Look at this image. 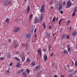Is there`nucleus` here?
<instances>
[{
    "mask_svg": "<svg viewBox=\"0 0 77 77\" xmlns=\"http://www.w3.org/2000/svg\"><path fill=\"white\" fill-rule=\"evenodd\" d=\"M13 45L14 48H16L18 46V42L17 41H14L13 44Z\"/></svg>",
    "mask_w": 77,
    "mask_h": 77,
    "instance_id": "1",
    "label": "nucleus"
},
{
    "mask_svg": "<svg viewBox=\"0 0 77 77\" xmlns=\"http://www.w3.org/2000/svg\"><path fill=\"white\" fill-rule=\"evenodd\" d=\"M45 5H42V8L41 9V12H42V14L43 13H44L45 12Z\"/></svg>",
    "mask_w": 77,
    "mask_h": 77,
    "instance_id": "2",
    "label": "nucleus"
},
{
    "mask_svg": "<svg viewBox=\"0 0 77 77\" xmlns=\"http://www.w3.org/2000/svg\"><path fill=\"white\" fill-rule=\"evenodd\" d=\"M10 3L11 2L10 1L8 0L5 1L3 3V4L5 6H8V5H9Z\"/></svg>",
    "mask_w": 77,
    "mask_h": 77,
    "instance_id": "3",
    "label": "nucleus"
},
{
    "mask_svg": "<svg viewBox=\"0 0 77 77\" xmlns=\"http://www.w3.org/2000/svg\"><path fill=\"white\" fill-rule=\"evenodd\" d=\"M71 5H72L71 3L69 1H68L66 5V8H70L71 6Z\"/></svg>",
    "mask_w": 77,
    "mask_h": 77,
    "instance_id": "4",
    "label": "nucleus"
},
{
    "mask_svg": "<svg viewBox=\"0 0 77 77\" xmlns=\"http://www.w3.org/2000/svg\"><path fill=\"white\" fill-rule=\"evenodd\" d=\"M57 8H59V9H62V5H60V3H58L57 4Z\"/></svg>",
    "mask_w": 77,
    "mask_h": 77,
    "instance_id": "5",
    "label": "nucleus"
},
{
    "mask_svg": "<svg viewBox=\"0 0 77 77\" xmlns=\"http://www.w3.org/2000/svg\"><path fill=\"white\" fill-rule=\"evenodd\" d=\"M20 56L22 58V62H24V60H25V57H24V56L23 55V54H20Z\"/></svg>",
    "mask_w": 77,
    "mask_h": 77,
    "instance_id": "6",
    "label": "nucleus"
},
{
    "mask_svg": "<svg viewBox=\"0 0 77 77\" xmlns=\"http://www.w3.org/2000/svg\"><path fill=\"white\" fill-rule=\"evenodd\" d=\"M20 29L19 27H16L13 29V31L14 32H18Z\"/></svg>",
    "mask_w": 77,
    "mask_h": 77,
    "instance_id": "7",
    "label": "nucleus"
},
{
    "mask_svg": "<svg viewBox=\"0 0 77 77\" xmlns=\"http://www.w3.org/2000/svg\"><path fill=\"white\" fill-rule=\"evenodd\" d=\"M37 53L39 54L41 56L42 55V52H41V48H39L37 50Z\"/></svg>",
    "mask_w": 77,
    "mask_h": 77,
    "instance_id": "8",
    "label": "nucleus"
},
{
    "mask_svg": "<svg viewBox=\"0 0 77 77\" xmlns=\"http://www.w3.org/2000/svg\"><path fill=\"white\" fill-rule=\"evenodd\" d=\"M45 36L46 38H50V35L49 34V33L48 32H45Z\"/></svg>",
    "mask_w": 77,
    "mask_h": 77,
    "instance_id": "9",
    "label": "nucleus"
},
{
    "mask_svg": "<svg viewBox=\"0 0 77 77\" xmlns=\"http://www.w3.org/2000/svg\"><path fill=\"white\" fill-rule=\"evenodd\" d=\"M25 71V69H21L19 70L17 72V74H20V73H21V72H23V71Z\"/></svg>",
    "mask_w": 77,
    "mask_h": 77,
    "instance_id": "10",
    "label": "nucleus"
},
{
    "mask_svg": "<svg viewBox=\"0 0 77 77\" xmlns=\"http://www.w3.org/2000/svg\"><path fill=\"white\" fill-rule=\"evenodd\" d=\"M43 16H44V14H42L41 15V16L40 18V23H41V22H42V20H43Z\"/></svg>",
    "mask_w": 77,
    "mask_h": 77,
    "instance_id": "11",
    "label": "nucleus"
},
{
    "mask_svg": "<svg viewBox=\"0 0 77 77\" xmlns=\"http://www.w3.org/2000/svg\"><path fill=\"white\" fill-rule=\"evenodd\" d=\"M26 38H30L31 37V35L30 34H28L26 35Z\"/></svg>",
    "mask_w": 77,
    "mask_h": 77,
    "instance_id": "12",
    "label": "nucleus"
},
{
    "mask_svg": "<svg viewBox=\"0 0 77 77\" xmlns=\"http://www.w3.org/2000/svg\"><path fill=\"white\" fill-rule=\"evenodd\" d=\"M40 68V66H36L35 68V71H38L39 68Z\"/></svg>",
    "mask_w": 77,
    "mask_h": 77,
    "instance_id": "13",
    "label": "nucleus"
},
{
    "mask_svg": "<svg viewBox=\"0 0 77 77\" xmlns=\"http://www.w3.org/2000/svg\"><path fill=\"white\" fill-rule=\"evenodd\" d=\"M48 58V57H47V56L45 55V57H44V60L45 61V62H46L47 61V58Z\"/></svg>",
    "mask_w": 77,
    "mask_h": 77,
    "instance_id": "14",
    "label": "nucleus"
},
{
    "mask_svg": "<svg viewBox=\"0 0 77 77\" xmlns=\"http://www.w3.org/2000/svg\"><path fill=\"white\" fill-rule=\"evenodd\" d=\"M66 36V35L63 34L61 37V39H65Z\"/></svg>",
    "mask_w": 77,
    "mask_h": 77,
    "instance_id": "15",
    "label": "nucleus"
},
{
    "mask_svg": "<svg viewBox=\"0 0 77 77\" xmlns=\"http://www.w3.org/2000/svg\"><path fill=\"white\" fill-rule=\"evenodd\" d=\"M27 13H29V11H30V7L29 6H28L27 8Z\"/></svg>",
    "mask_w": 77,
    "mask_h": 77,
    "instance_id": "16",
    "label": "nucleus"
},
{
    "mask_svg": "<svg viewBox=\"0 0 77 77\" xmlns=\"http://www.w3.org/2000/svg\"><path fill=\"white\" fill-rule=\"evenodd\" d=\"M33 66H35V63L33 62L31 64H30V66L32 67Z\"/></svg>",
    "mask_w": 77,
    "mask_h": 77,
    "instance_id": "17",
    "label": "nucleus"
},
{
    "mask_svg": "<svg viewBox=\"0 0 77 77\" xmlns=\"http://www.w3.org/2000/svg\"><path fill=\"white\" fill-rule=\"evenodd\" d=\"M77 34V32L76 31H74L73 32V33H72V36H75V35H76V34Z\"/></svg>",
    "mask_w": 77,
    "mask_h": 77,
    "instance_id": "18",
    "label": "nucleus"
},
{
    "mask_svg": "<svg viewBox=\"0 0 77 77\" xmlns=\"http://www.w3.org/2000/svg\"><path fill=\"white\" fill-rule=\"evenodd\" d=\"M74 12H75V13L77 12V7H75L74 8Z\"/></svg>",
    "mask_w": 77,
    "mask_h": 77,
    "instance_id": "19",
    "label": "nucleus"
},
{
    "mask_svg": "<svg viewBox=\"0 0 77 77\" xmlns=\"http://www.w3.org/2000/svg\"><path fill=\"white\" fill-rule=\"evenodd\" d=\"M67 53H68V51L66 50H65L64 51V54H67Z\"/></svg>",
    "mask_w": 77,
    "mask_h": 77,
    "instance_id": "20",
    "label": "nucleus"
},
{
    "mask_svg": "<svg viewBox=\"0 0 77 77\" xmlns=\"http://www.w3.org/2000/svg\"><path fill=\"white\" fill-rule=\"evenodd\" d=\"M21 66V64L18 63L17 64V67H19V66Z\"/></svg>",
    "mask_w": 77,
    "mask_h": 77,
    "instance_id": "21",
    "label": "nucleus"
},
{
    "mask_svg": "<svg viewBox=\"0 0 77 77\" xmlns=\"http://www.w3.org/2000/svg\"><path fill=\"white\" fill-rule=\"evenodd\" d=\"M35 22H34L35 23H38V21H39V20L38 19H36L35 20Z\"/></svg>",
    "mask_w": 77,
    "mask_h": 77,
    "instance_id": "22",
    "label": "nucleus"
},
{
    "mask_svg": "<svg viewBox=\"0 0 77 77\" xmlns=\"http://www.w3.org/2000/svg\"><path fill=\"white\" fill-rule=\"evenodd\" d=\"M33 17V15L32 14H31L30 16V20H32V18Z\"/></svg>",
    "mask_w": 77,
    "mask_h": 77,
    "instance_id": "23",
    "label": "nucleus"
},
{
    "mask_svg": "<svg viewBox=\"0 0 77 77\" xmlns=\"http://www.w3.org/2000/svg\"><path fill=\"white\" fill-rule=\"evenodd\" d=\"M48 48V51H50V50L51 49V46L50 45H49Z\"/></svg>",
    "mask_w": 77,
    "mask_h": 77,
    "instance_id": "24",
    "label": "nucleus"
},
{
    "mask_svg": "<svg viewBox=\"0 0 77 77\" xmlns=\"http://www.w3.org/2000/svg\"><path fill=\"white\" fill-rule=\"evenodd\" d=\"M12 57V56L10 54H9L8 55L7 57L8 58H11Z\"/></svg>",
    "mask_w": 77,
    "mask_h": 77,
    "instance_id": "25",
    "label": "nucleus"
},
{
    "mask_svg": "<svg viewBox=\"0 0 77 77\" xmlns=\"http://www.w3.org/2000/svg\"><path fill=\"white\" fill-rule=\"evenodd\" d=\"M75 13L73 12L72 14V16L73 17H74L75 16Z\"/></svg>",
    "mask_w": 77,
    "mask_h": 77,
    "instance_id": "26",
    "label": "nucleus"
},
{
    "mask_svg": "<svg viewBox=\"0 0 77 77\" xmlns=\"http://www.w3.org/2000/svg\"><path fill=\"white\" fill-rule=\"evenodd\" d=\"M9 19H6L5 20L6 22L7 23H9Z\"/></svg>",
    "mask_w": 77,
    "mask_h": 77,
    "instance_id": "27",
    "label": "nucleus"
},
{
    "mask_svg": "<svg viewBox=\"0 0 77 77\" xmlns=\"http://www.w3.org/2000/svg\"><path fill=\"white\" fill-rule=\"evenodd\" d=\"M63 20V18L61 20H60L59 23V24H60V23H61V21H62V20Z\"/></svg>",
    "mask_w": 77,
    "mask_h": 77,
    "instance_id": "28",
    "label": "nucleus"
},
{
    "mask_svg": "<svg viewBox=\"0 0 77 77\" xmlns=\"http://www.w3.org/2000/svg\"><path fill=\"white\" fill-rule=\"evenodd\" d=\"M53 0L51 1L50 2V3L49 4V5H51V4H52V3H53Z\"/></svg>",
    "mask_w": 77,
    "mask_h": 77,
    "instance_id": "29",
    "label": "nucleus"
},
{
    "mask_svg": "<svg viewBox=\"0 0 77 77\" xmlns=\"http://www.w3.org/2000/svg\"><path fill=\"white\" fill-rule=\"evenodd\" d=\"M45 23H43V26L45 28L46 27V26H45Z\"/></svg>",
    "mask_w": 77,
    "mask_h": 77,
    "instance_id": "30",
    "label": "nucleus"
},
{
    "mask_svg": "<svg viewBox=\"0 0 77 77\" xmlns=\"http://www.w3.org/2000/svg\"><path fill=\"white\" fill-rule=\"evenodd\" d=\"M14 58L16 59V60H20V59L17 57H14Z\"/></svg>",
    "mask_w": 77,
    "mask_h": 77,
    "instance_id": "31",
    "label": "nucleus"
},
{
    "mask_svg": "<svg viewBox=\"0 0 77 77\" xmlns=\"http://www.w3.org/2000/svg\"><path fill=\"white\" fill-rule=\"evenodd\" d=\"M66 38L67 39H69V35H66Z\"/></svg>",
    "mask_w": 77,
    "mask_h": 77,
    "instance_id": "32",
    "label": "nucleus"
},
{
    "mask_svg": "<svg viewBox=\"0 0 77 77\" xmlns=\"http://www.w3.org/2000/svg\"><path fill=\"white\" fill-rule=\"evenodd\" d=\"M63 6H65V5H66V4L65 3V2L64 1L63 2Z\"/></svg>",
    "mask_w": 77,
    "mask_h": 77,
    "instance_id": "33",
    "label": "nucleus"
},
{
    "mask_svg": "<svg viewBox=\"0 0 77 77\" xmlns=\"http://www.w3.org/2000/svg\"><path fill=\"white\" fill-rule=\"evenodd\" d=\"M26 71L29 74V71H30V70L29 69H27L26 70Z\"/></svg>",
    "mask_w": 77,
    "mask_h": 77,
    "instance_id": "34",
    "label": "nucleus"
},
{
    "mask_svg": "<svg viewBox=\"0 0 77 77\" xmlns=\"http://www.w3.org/2000/svg\"><path fill=\"white\" fill-rule=\"evenodd\" d=\"M68 51H71V49L70 48V47H69L68 49Z\"/></svg>",
    "mask_w": 77,
    "mask_h": 77,
    "instance_id": "35",
    "label": "nucleus"
},
{
    "mask_svg": "<svg viewBox=\"0 0 77 77\" xmlns=\"http://www.w3.org/2000/svg\"><path fill=\"white\" fill-rule=\"evenodd\" d=\"M75 66H77V61H76L75 63Z\"/></svg>",
    "mask_w": 77,
    "mask_h": 77,
    "instance_id": "36",
    "label": "nucleus"
},
{
    "mask_svg": "<svg viewBox=\"0 0 77 77\" xmlns=\"http://www.w3.org/2000/svg\"><path fill=\"white\" fill-rule=\"evenodd\" d=\"M55 20L56 18H55V17H54L53 19V21L54 22V21H55Z\"/></svg>",
    "mask_w": 77,
    "mask_h": 77,
    "instance_id": "37",
    "label": "nucleus"
},
{
    "mask_svg": "<svg viewBox=\"0 0 77 77\" xmlns=\"http://www.w3.org/2000/svg\"><path fill=\"white\" fill-rule=\"evenodd\" d=\"M26 60L28 62H30V60H29V58L27 59Z\"/></svg>",
    "mask_w": 77,
    "mask_h": 77,
    "instance_id": "38",
    "label": "nucleus"
},
{
    "mask_svg": "<svg viewBox=\"0 0 77 77\" xmlns=\"http://www.w3.org/2000/svg\"><path fill=\"white\" fill-rule=\"evenodd\" d=\"M34 33H36V28H35L34 29Z\"/></svg>",
    "mask_w": 77,
    "mask_h": 77,
    "instance_id": "39",
    "label": "nucleus"
},
{
    "mask_svg": "<svg viewBox=\"0 0 77 77\" xmlns=\"http://www.w3.org/2000/svg\"><path fill=\"white\" fill-rule=\"evenodd\" d=\"M8 42H9V43H11V40L10 39L8 40Z\"/></svg>",
    "mask_w": 77,
    "mask_h": 77,
    "instance_id": "40",
    "label": "nucleus"
},
{
    "mask_svg": "<svg viewBox=\"0 0 77 77\" xmlns=\"http://www.w3.org/2000/svg\"><path fill=\"white\" fill-rule=\"evenodd\" d=\"M27 75V74H25L24 75H23V77H26Z\"/></svg>",
    "mask_w": 77,
    "mask_h": 77,
    "instance_id": "41",
    "label": "nucleus"
},
{
    "mask_svg": "<svg viewBox=\"0 0 77 77\" xmlns=\"http://www.w3.org/2000/svg\"><path fill=\"white\" fill-rule=\"evenodd\" d=\"M12 65H13V63H11L10 64V66H11Z\"/></svg>",
    "mask_w": 77,
    "mask_h": 77,
    "instance_id": "42",
    "label": "nucleus"
},
{
    "mask_svg": "<svg viewBox=\"0 0 77 77\" xmlns=\"http://www.w3.org/2000/svg\"><path fill=\"white\" fill-rule=\"evenodd\" d=\"M0 59L1 60H3V59H4V57H1L0 58Z\"/></svg>",
    "mask_w": 77,
    "mask_h": 77,
    "instance_id": "43",
    "label": "nucleus"
},
{
    "mask_svg": "<svg viewBox=\"0 0 77 77\" xmlns=\"http://www.w3.org/2000/svg\"><path fill=\"white\" fill-rule=\"evenodd\" d=\"M67 23H68V24H69V23H70V20H69L67 22Z\"/></svg>",
    "mask_w": 77,
    "mask_h": 77,
    "instance_id": "44",
    "label": "nucleus"
},
{
    "mask_svg": "<svg viewBox=\"0 0 77 77\" xmlns=\"http://www.w3.org/2000/svg\"><path fill=\"white\" fill-rule=\"evenodd\" d=\"M23 75H24L25 74H26V72H23V74H22Z\"/></svg>",
    "mask_w": 77,
    "mask_h": 77,
    "instance_id": "45",
    "label": "nucleus"
},
{
    "mask_svg": "<svg viewBox=\"0 0 77 77\" xmlns=\"http://www.w3.org/2000/svg\"><path fill=\"white\" fill-rule=\"evenodd\" d=\"M60 77H65V76L63 75H60Z\"/></svg>",
    "mask_w": 77,
    "mask_h": 77,
    "instance_id": "46",
    "label": "nucleus"
},
{
    "mask_svg": "<svg viewBox=\"0 0 77 77\" xmlns=\"http://www.w3.org/2000/svg\"><path fill=\"white\" fill-rule=\"evenodd\" d=\"M60 13L61 14H63V11H61L60 12Z\"/></svg>",
    "mask_w": 77,
    "mask_h": 77,
    "instance_id": "47",
    "label": "nucleus"
},
{
    "mask_svg": "<svg viewBox=\"0 0 77 77\" xmlns=\"http://www.w3.org/2000/svg\"><path fill=\"white\" fill-rule=\"evenodd\" d=\"M69 77H72V75L71 74L69 75Z\"/></svg>",
    "mask_w": 77,
    "mask_h": 77,
    "instance_id": "48",
    "label": "nucleus"
},
{
    "mask_svg": "<svg viewBox=\"0 0 77 77\" xmlns=\"http://www.w3.org/2000/svg\"><path fill=\"white\" fill-rule=\"evenodd\" d=\"M22 45V46H23V47H24V46H25V45L24 44H23Z\"/></svg>",
    "mask_w": 77,
    "mask_h": 77,
    "instance_id": "49",
    "label": "nucleus"
},
{
    "mask_svg": "<svg viewBox=\"0 0 77 77\" xmlns=\"http://www.w3.org/2000/svg\"><path fill=\"white\" fill-rule=\"evenodd\" d=\"M43 51L45 52V51H46V50H45V49H44L43 50Z\"/></svg>",
    "mask_w": 77,
    "mask_h": 77,
    "instance_id": "50",
    "label": "nucleus"
},
{
    "mask_svg": "<svg viewBox=\"0 0 77 77\" xmlns=\"http://www.w3.org/2000/svg\"><path fill=\"white\" fill-rule=\"evenodd\" d=\"M51 26H49V29H51Z\"/></svg>",
    "mask_w": 77,
    "mask_h": 77,
    "instance_id": "51",
    "label": "nucleus"
},
{
    "mask_svg": "<svg viewBox=\"0 0 77 77\" xmlns=\"http://www.w3.org/2000/svg\"><path fill=\"white\" fill-rule=\"evenodd\" d=\"M56 33L55 34H54L52 35L53 36H54L55 35H56Z\"/></svg>",
    "mask_w": 77,
    "mask_h": 77,
    "instance_id": "52",
    "label": "nucleus"
},
{
    "mask_svg": "<svg viewBox=\"0 0 77 77\" xmlns=\"http://www.w3.org/2000/svg\"><path fill=\"white\" fill-rule=\"evenodd\" d=\"M7 72H9V70H7Z\"/></svg>",
    "mask_w": 77,
    "mask_h": 77,
    "instance_id": "53",
    "label": "nucleus"
},
{
    "mask_svg": "<svg viewBox=\"0 0 77 77\" xmlns=\"http://www.w3.org/2000/svg\"><path fill=\"white\" fill-rule=\"evenodd\" d=\"M57 20H58V17H57L56 20V21H57Z\"/></svg>",
    "mask_w": 77,
    "mask_h": 77,
    "instance_id": "54",
    "label": "nucleus"
},
{
    "mask_svg": "<svg viewBox=\"0 0 77 77\" xmlns=\"http://www.w3.org/2000/svg\"><path fill=\"white\" fill-rule=\"evenodd\" d=\"M51 57H52L53 56V53L51 54Z\"/></svg>",
    "mask_w": 77,
    "mask_h": 77,
    "instance_id": "55",
    "label": "nucleus"
},
{
    "mask_svg": "<svg viewBox=\"0 0 77 77\" xmlns=\"http://www.w3.org/2000/svg\"><path fill=\"white\" fill-rule=\"evenodd\" d=\"M35 38H36V36H37L36 34H35Z\"/></svg>",
    "mask_w": 77,
    "mask_h": 77,
    "instance_id": "56",
    "label": "nucleus"
},
{
    "mask_svg": "<svg viewBox=\"0 0 77 77\" xmlns=\"http://www.w3.org/2000/svg\"><path fill=\"white\" fill-rule=\"evenodd\" d=\"M54 77H57V75H54Z\"/></svg>",
    "mask_w": 77,
    "mask_h": 77,
    "instance_id": "57",
    "label": "nucleus"
},
{
    "mask_svg": "<svg viewBox=\"0 0 77 77\" xmlns=\"http://www.w3.org/2000/svg\"><path fill=\"white\" fill-rule=\"evenodd\" d=\"M19 51H17L16 52V53L17 54H18V53H19Z\"/></svg>",
    "mask_w": 77,
    "mask_h": 77,
    "instance_id": "58",
    "label": "nucleus"
},
{
    "mask_svg": "<svg viewBox=\"0 0 77 77\" xmlns=\"http://www.w3.org/2000/svg\"><path fill=\"white\" fill-rule=\"evenodd\" d=\"M71 71H72V69H71L69 71V72H71Z\"/></svg>",
    "mask_w": 77,
    "mask_h": 77,
    "instance_id": "59",
    "label": "nucleus"
},
{
    "mask_svg": "<svg viewBox=\"0 0 77 77\" xmlns=\"http://www.w3.org/2000/svg\"><path fill=\"white\" fill-rule=\"evenodd\" d=\"M67 46L68 47H69V45H67Z\"/></svg>",
    "mask_w": 77,
    "mask_h": 77,
    "instance_id": "60",
    "label": "nucleus"
},
{
    "mask_svg": "<svg viewBox=\"0 0 77 77\" xmlns=\"http://www.w3.org/2000/svg\"><path fill=\"white\" fill-rule=\"evenodd\" d=\"M24 2H27V0H24Z\"/></svg>",
    "mask_w": 77,
    "mask_h": 77,
    "instance_id": "61",
    "label": "nucleus"
},
{
    "mask_svg": "<svg viewBox=\"0 0 77 77\" xmlns=\"http://www.w3.org/2000/svg\"><path fill=\"white\" fill-rule=\"evenodd\" d=\"M67 66L68 68L69 67V66L67 65Z\"/></svg>",
    "mask_w": 77,
    "mask_h": 77,
    "instance_id": "62",
    "label": "nucleus"
},
{
    "mask_svg": "<svg viewBox=\"0 0 77 77\" xmlns=\"http://www.w3.org/2000/svg\"><path fill=\"white\" fill-rule=\"evenodd\" d=\"M76 48H77V44H76Z\"/></svg>",
    "mask_w": 77,
    "mask_h": 77,
    "instance_id": "63",
    "label": "nucleus"
},
{
    "mask_svg": "<svg viewBox=\"0 0 77 77\" xmlns=\"http://www.w3.org/2000/svg\"><path fill=\"white\" fill-rule=\"evenodd\" d=\"M53 6H52L51 8V9H53Z\"/></svg>",
    "mask_w": 77,
    "mask_h": 77,
    "instance_id": "64",
    "label": "nucleus"
}]
</instances>
